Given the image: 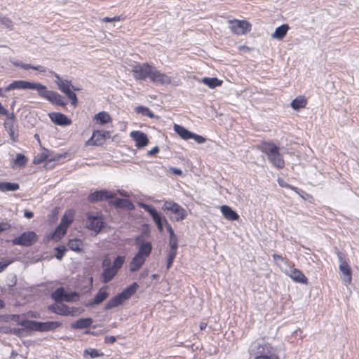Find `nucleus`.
<instances>
[{
  "mask_svg": "<svg viewBox=\"0 0 359 359\" xmlns=\"http://www.w3.org/2000/svg\"><path fill=\"white\" fill-rule=\"evenodd\" d=\"M120 20L119 16H115L114 18H108L105 17L102 19V21L104 22H116Z\"/></svg>",
  "mask_w": 359,
  "mask_h": 359,
  "instance_id": "54",
  "label": "nucleus"
},
{
  "mask_svg": "<svg viewBox=\"0 0 359 359\" xmlns=\"http://www.w3.org/2000/svg\"><path fill=\"white\" fill-rule=\"evenodd\" d=\"M116 272L111 266V268L104 269L102 273V281L107 283L111 280L117 274Z\"/></svg>",
  "mask_w": 359,
  "mask_h": 359,
  "instance_id": "31",
  "label": "nucleus"
},
{
  "mask_svg": "<svg viewBox=\"0 0 359 359\" xmlns=\"http://www.w3.org/2000/svg\"><path fill=\"white\" fill-rule=\"evenodd\" d=\"M126 257L124 256H118L115 258L111 265V267L118 272L124 264Z\"/></svg>",
  "mask_w": 359,
  "mask_h": 359,
  "instance_id": "39",
  "label": "nucleus"
},
{
  "mask_svg": "<svg viewBox=\"0 0 359 359\" xmlns=\"http://www.w3.org/2000/svg\"><path fill=\"white\" fill-rule=\"evenodd\" d=\"M228 22L229 29L236 34H245L250 31L251 25L245 20H232Z\"/></svg>",
  "mask_w": 359,
  "mask_h": 359,
  "instance_id": "8",
  "label": "nucleus"
},
{
  "mask_svg": "<svg viewBox=\"0 0 359 359\" xmlns=\"http://www.w3.org/2000/svg\"><path fill=\"white\" fill-rule=\"evenodd\" d=\"M149 79L154 83L161 85L170 84L172 81L170 76L161 72L154 67L152 68Z\"/></svg>",
  "mask_w": 359,
  "mask_h": 359,
  "instance_id": "11",
  "label": "nucleus"
},
{
  "mask_svg": "<svg viewBox=\"0 0 359 359\" xmlns=\"http://www.w3.org/2000/svg\"><path fill=\"white\" fill-rule=\"evenodd\" d=\"M289 29H290V27H289L288 25L283 24V25L278 27L276 29L273 34H272L271 37L273 39L281 40L285 37V36L287 33Z\"/></svg>",
  "mask_w": 359,
  "mask_h": 359,
  "instance_id": "26",
  "label": "nucleus"
},
{
  "mask_svg": "<svg viewBox=\"0 0 359 359\" xmlns=\"http://www.w3.org/2000/svg\"><path fill=\"white\" fill-rule=\"evenodd\" d=\"M137 205L149 213L156 224H161L164 222L163 219L165 217H162L154 208L142 202H139Z\"/></svg>",
  "mask_w": 359,
  "mask_h": 359,
  "instance_id": "19",
  "label": "nucleus"
},
{
  "mask_svg": "<svg viewBox=\"0 0 359 359\" xmlns=\"http://www.w3.org/2000/svg\"><path fill=\"white\" fill-rule=\"evenodd\" d=\"M66 95L71 100L72 104L76 106L78 102L76 94L71 90Z\"/></svg>",
  "mask_w": 359,
  "mask_h": 359,
  "instance_id": "50",
  "label": "nucleus"
},
{
  "mask_svg": "<svg viewBox=\"0 0 359 359\" xmlns=\"http://www.w3.org/2000/svg\"><path fill=\"white\" fill-rule=\"evenodd\" d=\"M19 187V184L17 183L0 182V191H16Z\"/></svg>",
  "mask_w": 359,
  "mask_h": 359,
  "instance_id": "37",
  "label": "nucleus"
},
{
  "mask_svg": "<svg viewBox=\"0 0 359 359\" xmlns=\"http://www.w3.org/2000/svg\"><path fill=\"white\" fill-rule=\"evenodd\" d=\"M278 184L281 187H285V188H290L292 190H294L296 192H297V188L295 187H293L290 185H289L286 182H285L282 179H278Z\"/></svg>",
  "mask_w": 359,
  "mask_h": 359,
  "instance_id": "52",
  "label": "nucleus"
},
{
  "mask_svg": "<svg viewBox=\"0 0 359 359\" xmlns=\"http://www.w3.org/2000/svg\"><path fill=\"white\" fill-rule=\"evenodd\" d=\"M44 161H47V162H48V156L46 155L45 153H41L34 157V163L35 164H39Z\"/></svg>",
  "mask_w": 359,
  "mask_h": 359,
  "instance_id": "46",
  "label": "nucleus"
},
{
  "mask_svg": "<svg viewBox=\"0 0 359 359\" xmlns=\"http://www.w3.org/2000/svg\"><path fill=\"white\" fill-rule=\"evenodd\" d=\"M191 138L194 139L196 142L199 144H202L205 141V139L203 137L194 133H192Z\"/></svg>",
  "mask_w": 359,
  "mask_h": 359,
  "instance_id": "53",
  "label": "nucleus"
},
{
  "mask_svg": "<svg viewBox=\"0 0 359 359\" xmlns=\"http://www.w3.org/2000/svg\"><path fill=\"white\" fill-rule=\"evenodd\" d=\"M103 224V218L100 214L93 212L87 213L86 226L88 229L97 233L101 231Z\"/></svg>",
  "mask_w": 359,
  "mask_h": 359,
  "instance_id": "7",
  "label": "nucleus"
},
{
  "mask_svg": "<svg viewBox=\"0 0 359 359\" xmlns=\"http://www.w3.org/2000/svg\"><path fill=\"white\" fill-rule=\"evenodd\" d=\"M220 210L224 217L228 220L235 221L239 219V215L228 205H222Z\"/></svg>",
  "mask_w": 359,
  "mask_h": 359,
  "instance_id": "24",
  "label": "nucleus"
},
{
  "mask_svg": "<svg viewBox=\"0 0 359 359\" xmlns=\"http://www.w3.org/2000/svg\"><path fill=\"white\" fill-rule=\"evenodd\" d=\"M74 212L69 210L62 216L60 224L51 235V238L59 241L67 232L68 226L73 221Z\"/></svg>",
  "mask_w": 359,
  "mask_h": 359,
  "instance_id": "4",
  "label": "nucleus"
},
{
  "mask_svg": "<svg viewBox=\"0 0 359 359\" xmlns=\"http://www.w3.org/2000/svg\"><path fill=\"white\" fill-rule=\"evenodd\" d=\"M273 259H274V260L276 262V265H278V261H279V260L282 261V262H285V258H283L282 256L278 255L277 254H273Z\"/></svg>",
  "mask_w": 359,
  "mask_h": 359,
  "instance_id": "60",
  "label": "nucleus"
},
{
  "mask_svg": "<svg viewBox=\"0 0 359 359\" xmlns=\"http://www.w3.org/2000/svg\"><path fill=\"white\" fill-rule=\"evenodd\" d=\"M32 85V81L25 80H16L11 82L8 86L4 88L5 91H10L12 90H31Z\"/></svg>",
  "mask_w": 359,
  "mask_h": 359,
  "instance_id": "14",
  "label": "nucleus"
},
{
  "mask_svg": "<svg viewBox=\"0 0 359 359\" xmlns=\"http://www.w3.org/2000/svg\"><path fill=\"white\" fill-rule=\"evenodd\" d=\"M48 309L54 313L61 316H76L81 313L79 309L69 307L62 302H57L48 306Z\"/></svg>",
  "mask_w": 359,
  "mask_h": 359,
  "instance_id": "6",
  "label": "nucleus"
},
{
  "mask_svg": "<svg viewBox=\"0 0 359 359\" xmlns=\"http://www.w3.org/2000/svg\"><path fill=\"white\" fill-rule=\"evenodd\" d=\"M0 25L10 29H12L13 26V21L7 17H0Z\"/></svg>",
  "mask_w": 359,
  "mask_h": 359,
  "instance_id": "45",
  "label": "nucleus"
},
{
  "mask_svg": "<svg viewBox=\"0 0 359 359\" xmlns=\"http://www.w3.org/2000/svg\"><path fill=\"white\" fill-rule=\"evenodd\" d=\"M47 100L60 106L66 105V102H64L62 97L57 92L51 91Z\"/></svg>",
  "mask_w": 359,
  "mask_h": 359,
  "instance_id": "30",
  "label": "nucleus"
},
{
  "mask_svg": "<svg viewBox=\"0 0 359 359\" xmlns=\"http://www.w3.org/2000/svg\"><path fill=\"white\" fill-rule=\"evenodd\" d=\"M158 151H159L158 147H155L152 149L148 151L147 154L149 156H153V155H155L157 153H158Z\"/></svg>",
  "mask_w": 359,
  "mask_h": 359,
  "instance_id": "62",
  "label": "nucleus"
},
{
  "mask_svg": "<svg viewBox=\"0 0 359 359\" xmlns=\"http://www.w3.org/2000/svg\"><path fill=\"white\" fill-rule=\"evenodd\" d=\"M14 162L15 165H18L19 167H22L27 163V158L25 155L22 154H18Z\"/></svg>",
  "mask_w": 359,
  "mask_h": 359,
  "instance_id": "43",
  "label": "nucleus"
},
{
  "mask_svg": "<svg viewBox=\"0 0 359 359\" xmlns=\"http://www.w3.org/2000/svg\"><path fill=\"white\" fill-rule=\"evenodd\" d=\"M262 151L267 155L269 160L275 167L280 169L285 166V161L276 144L271 142H264L262 146Z\"/></svg>",
  "mask_w": 359,
  "mask_h": 359,
  "instance_id": "2",
  "label": "nucleus"
},
{
  "mask_svg": "<svg viewBox=\"0 0 359 359\" xmlns=\"http://www.w3.org/2000/svg\"><path fill=\"white\" fill-rule=\"evenodd\" d=\"M201 82L210 88H215L217 86H222V81L215 77H204L201 80Z\"/></svg>",
  "mask_w": 359,
  "mask_h": 359,
  "instance_id": "29",
  "label": "nucleus"
},
{
  "mask_svg": "<svg viewBox=\"0 0 359 359\" xmlns=\"http://www.w3.org/2000/svg\"><path fill=\"white\" fill-rule=\"evenodd\" d=\"M114 197V194L111 192H109L107 190H100L96 191L92 194H90L88 199L90 202H97L99 201H102L104 199H109Z\"/></svg>",
  "mask_w": 359,
  "mask_h": 359,
  "instance_id": "15",
  "label": "nucleus"
},
{
  "mask_svg": "<svg viewBox=\"0 0 359 359\" xmlns=\"http://www.w3.org/2000/svg\"><path fill=\"white\" fill-rule=\"evenodd\" d=\"M165 224H166L167 230L169 232L170 236H175L174 231L172 230L171 225L168 222L165 218L163 219Z\"/></svg>",
  "mask_w": 359,
  "mask_h": 359,
  "instance_id": "56",
  "label": "nucleus"
},
{
  "mask_svg": "<svg viewBox=\"0 0 359 359\" xmlns=\"http://www.w3.org/2000/svg\"><path fill=\"white\" fill-rule=\"evenodd\" d=\"M31 90H36L39 96L46 100L51 92V90H48L46 86L37 82H32Z\"/></svg>",
  "mask_w": 359,
  "mask_h": 359,
  "instance_id": "25",
  "label": "nucleus"
},
{
  "mask_svg": "<svg viewBox=\"0 0 359 359\" xmlns=\"http://www.w3.org/2000/svg\"><path fill=\"white\" fill-rule=\"evenodd\" d=\"M19 325L27 329L39 332L53 331L61 326L58 321L37 322L34 320H23Z\"/></svg>",
  "mask_w": 359,
  "mask_h": 359,
  "instance_id": "3",
  "label": "nucleus"
},
{
  "mask_svg": "<svg viewBox=\"0 0 359 359\" xmlns=\"http://www.w3.org/2000/svg\"><path fill=\"white\" fill-rule=\"evenodd\" d=\"M11 227V225L6 222L0 223V232L6 231Z\"/></svg>",
  "mask_w": 359,
  "mask_h": 359,
  "instance_id": "57",
  "label": "nucleus"
},
{
  "mask_svg": "<svg viewBox=\"0 0 359 359\" xmlns=\"http://www.w3.org/2000/svg\"><path fill=\"white\" fill-rule=\"evenodd\" d=\"M107 132L105 131H96L93 133L92 137L86 142V144L98 145L101 144L102 141L106 138V134Z\"/></svg>",
  "mask_w": 359,
  "mask_h": 359,
  "instance_id": "21",
  "label": "nucleus"
},
{
  "mask_svg": "<svg viewBox=\"0 0 359 359\" xmlns=\"http://www.w3.org/2000/svg\"><path fill=\"white\" fill-rule=\"evenodd\" d=\"M55 250L57 251V254L55 255L56 258L57 259H61L66 251L65 247L56 248Z\"/></svg>",
  "mask_w": 359,
  "mask_h": 359,
  "instance_id": "51",
  "label": "nucleus"
},
{
  "mask_svg": "<svg viewBox=\"0 0 359 359\" xmlns=\"http://www.w3.org/2000/svg\"><path fill=\"white\" fill-rule=\"evenodd\" d=\"M68 247L72 251L79 252L82 250L83 241L78 238L70 239L68 243Z\"/></svg>",
  "mask_w": 359,
  "mask_h": 359,
  "instance_id": "33",
  "label": "nucleus"
},
{
  "mask_svg": "<svg viewBox=\"0 0 359 359\" xmlns=\"http://www.w3.org/2000/svg\"><path fill=\"white\" fill-rule=\"evenodd\" d=\"M130 136L135 142V146L137 148L144 147L149 143L147 135L141 131H133Z\"/></svg>",
  "mask_w": 359,
  "mask_h": 359,
  "instance_id": "13",
  "label": "nucleus"
},
{
  "mask_svg": "<svg viewBox=\"0 0 359 359\" xmlns=\"http://www.w3.org/2000/svg\"><path fill=\"white\" fill-rule=\"evenodd\" d=\"M51 121L58 125L62 126H66L71 124L72 121L66 115L58 113V112H52L48 114Z\"/></svg>",
  "mask_w": 359,
  "mask_h": 359,
  "instance_id": "16",
  "label": "nucleus"
},
{
  "mask_svg": "<svg viewBox=\"0 0 359 359\" xmlns=\"http://www.w3.org/2000/svg\"><path fill=\"white\" fill-rule=\"evenodd\" d=\"M137 287L138 285L136 283H133L129 287H126L121 293L118 294L123 302L135 293Z\"/></svg>",
  "mask_w": 359,
  "mask_h": 359,
  "instance_id": "27",
  "label": "nucleus"
},
{
  "mask_svg": "<svg viewBox=\"0 0 359 359\" xmlns=\"http://www.w3.org/2000/svg\"><path fill=\"white\" fill-rule=\"evenodd\" d=\"M93 121L95 124L102 126L111 123V118L108 112L103 111L96 114L94 116Z\"/></svg>",
  "mask_w": 359,
  "mask_h": 359,
  "instance_id": "23",
  "label": "nucleus"
},
{
  "mask_svg": "<svg viewBox=\"0 0 359 359\" xmlns=\"http://www.w3.org/2000/svg\"><path fill=\"white\" fill-rule=\"evenodd\" d=\"M262 351H259V355L255 357V359H279L278 356L267 350L266 351L265 348L262 346Z\"/></svg>",
  "mask_w": 359,
  "mask_h": 359,
  "instance_id": "35",
  "label": "nucleus"
},
{
  "mask_svg": "<svg viewBox=\"0 0 359 359\" xmlns=\"http://www.w3.org/2000/svg\"><path fill=\"white\" fill-rule=\"evenodd\" d=\"M23 332V330L20 328H12V333L15 335L20 337Z\"/></svg>",
  "mask_w": 359,
  "mask_h": 359,
  "instance_id": "61",
  "label": "nucleus"
},
{
  "mask_svg": "<svg viewBox=\"0 0 359 359\" xmlns=\"http://www.w3.org/2000/svg\"><path fill=\"white\" fill-rule=\"evenodd\" d=\"M175 132L184 140L191 139L192 133L187 130L184 127L175 124L174 125Z\"/></svg>",
  "mask_w": 359,
  "mask_h": 359,
  "instance_id": "28",
  "label": "nucleus"
},
{
  "mask_svg": "<svg viewBox=\"0 0 359 359\" xmlns=\"http://www.w3.org/2000/svg\"><path fill=\"white\" fill-rule=\"evenodd\" d=\"M64 156L62 154H55L53 156H48V162H46V167L48 168H53L54 166L53 162L59 161Z\"/></svg>",
  "mask_w": 359,
  "mask_h": 359,
  "instance_id": "42",
  "label": "nucleus"
},
{
  "mask_svg": "<svg viewBox=\"0 0 359 359\" xmlns=\"http://www.w3.org/2000/svg\"><path fill=\"white\" fill-rule=\"evenodd\" d=\"M76 297H77V294L76 292H71L68 294L65 292L63 300L68 302H74Z\"/></svg>",
  "mask_w": 359,
  "mask_h": 359,
  "instance_id": "48",
  "label": "nucleus"
},
{
  "mask_svg": "<svg viewBox=\"0 0 359 359\" xmlns=\"http://www.w3.org/2000/svg\"><path fill=\"white\" fill-rule=\"evenodd\" d=\"M114 204L118 207L126 208H128V210L134 209L133 204L127 199L117 198L115 200Z\"/></svg>",
  "mask_w": 359,
  "mask_h": 359,
  "instance_id": "38",
  "label": "nucleus"
},
{
  "mask_svg": "<svg viewBox=\"0 0 359 359\" xmlns=\"http://www.w3.org/2000/svg\"><path fill=\"white\" fill-rule=\"evenodd\" d=\"M306 104V100L302 96L297 97L291 102V107L295 110L305 107Z\"/></svg>",
  "mask_w": 359,
  "mask_h": 359,
  "instance_id": "36",
  "label": "nucleus"
},
{
  "mask_svg": "<svg viewBox=\"0 0 359 359\" xmlns=\"http://www.w3.org/2000/svg\"><path fill=\"white\" fill-rule=\"evenodd\" d=\"M285 273L294 282L307 284V278L297 269L290 268L285 271Z\"/></svg>",
  "mask_w": 359,
  "mask_h": 359,
  "instance_id": "17",
  "label": "nucleus"
},
{
  "mask_svg": "<svg viewBox=\"0 0 359 359\" xmlns=\"http://www.w3.org/2000/svg\"><path fill=\"white\" fill-rule=\"evenodd\" d=\"M177 255V248H170L168 252V257L170 258L175 259Z\"/></svg>",
  "mask_w": 359,
  "mask_h": 359,
  "instance_id": "59",
  "label": "nucleus"
},
{
  "mask_svg": "<svg viewBox=\"0 0 359 359\" xmlns=\"http://www.w3.org/2000/svg\"><path fill=\"white\" fill-rule=\"evenodd\" d=\"M152 250L151 243L149 241H142L139 246L137 254L129 264L130 271H137L144 264L146 259L149 256Z\"/></svg>",
  "mask_w": 359,
  "mask_h": 359,
  "instance_id": "1",
  "label": "nucleus"
},
{
  "mask_svg": "<svg viewBox=\"0 0 359 359\" xmlns=\"http://www.w3.org/2000/svg\"><path fill=\"white\" fill-rule=\"evenodd\" d=\"M152 68L153 66L147 63L135 65L132 69L133 76L137 80H144L147 77L149 78Z\"/></svg>",
  "mask_w": 359,
  "mask_h": 359,
  "instance_id": "9",
  "label": "nucleus"
},
{
  "mask_svg": "<svg viewBox=\"0 0 359 359\" xmlns=\"http://www.w3.org/2000/svg\"><path fill=\"white\" fill-rule=\"evenodd\" d=\"M65 291L63 288L60 287L56 290L53 294L52 297L56 302H60L64 299Z\"/></svg>",
  "mask_w": 359,
  "mask_h": 359,
  "instance_id": "41",
  "label": "nucleus"
},
{
  "mask_svg": "<svg viewBox=\"0 0 359 359\" xmlns=\"http://www.w3.org/2000/svg\"><path fill=\"white\" fill-rule=\"evenodd\" d=\"M89 355L91 358H96L100 355L98 351L95 349H86L84 351V355Z\"/></svg>",
  "mask_w": 359,
  "mask_h": 359,
  "instance_id": "49",
  "label": "nucleus"
},
{
  "mask_svg": "<svg viewBox=\"0 0 359 359\" xmlns=\"http://www.w3.org/2000/svg\"><path fill=\"white\" fill-rule=\"evenodd\" d=\"M137 205L149 213L156 224H161L164 222L163 219L165 217H162L154 208L142 202H139Z\"/></svg>",
  "mask_w": 359,
  "mask_h": 359,
  "instance_id": "18",
  "label": "nucleus"
},
{
  "mask_svg": "<svg viewBox=\"0 0 359 359\" xmlns=\"http://www.w3.org/2000/svg\"><path fill=\"white\" fill-rule=\"evenodd\" d=\"M102 267L104 269L111 268V260L108 257H105L102 263Z\"/></svg>",
  "mask_w": 359,
  "mask_h": 359,
  "instance_id": "55",
  "label": "nucleus"
},
{
  "mask_svg": "<svg viewBox=\"0 0 359 359\" xmlns=\"http://www.w3.org/2000/svg\"><path fill=\"white\" fill-rule=\"evenodd\" d=\"M338 257L340 261L339 270L342 273L341 278L346 285L349 284L351 282V269L348 262L345 260H342L341 254H338Z\"/></svg>",
  "mask_w": 359,
  "mask_h": 359,
  "instance_id": "12",
  "label": "nucleus"
},
{
  "mask_svg": "<svg viewBox=\"0 0 359 359\" xmlns=\"http://www.w3.org/2000/svg\"><path fill=\"white\" fill-rule=\"evenodd\" d=\"M162 210L172 213L175 215L174 219L177 222L183 220L187 216V210L171 200L164 201Z\"/></svg>",
  "mask_w": 359,
  "mask_h": 359,
  "instance_id": "5",
  "label": "nucleus"
},
{
  "mask_svg": "<svg viewBox=\"0 0 359 359\" xmlns=\"http://www.w3.org/2000/svg\"><path fill=\"white\" fill-rule=\"evenodd\" d=\"M53 74L56 79L55 83H56L58 89L62 93H64L65 95L70 92V81L62 79V78L55 72H53Z\"/></svg>",
  "mask_w": 359,
  "mask_h": 359,
  "instance_id": "20",
  "label": "nucleus"
},
{
  "mask_svg": "<svg viewBox=\"0 0 359 359\" xmlns=\"http://www.w3.org/2000/svg\"><path fill=\"white\" fill-rule=\"evenodd\" d=\"M107 286L101 287L98 292L95 294L93 301L88 303V306H93L102 302L109 295L108 292H107Z\"/></svg>",
  "mask_w": 359,
  "mask_h": 359,
  "instance_id": "22",
  "label": "nucleus"
},
{
  "mask_svg": "<svg viewBox=\"0 0 359 359\" xmlns=\"http://www.w3.org/2000/svg\"><path fill=\"white\" fill-rule=\"evenodd\" d=\"M170 170L172 173L177 175H181L182 174V171L180 169L176 168H170Z\"/></svg>",
  "mask_w": 359,
  "mask_h": 359,
  "instance_id": "64",
  "label": "nucleus"
},
{
  "mask_svg": "<svg viewBox=\"0 0 359 359\" xmlns=\"http://www.w3.org/2000/svg\"><path fill=\"white\" fill-rule=\"evenodd\" d=\"M170 248H177L178 247V239L177 236H170L169 238Z\"/></svg>",
  "mask_w": 359,
  "mask_h": 359,
  "instance_id": "47",
  "label": "nucleus"
},
{
  "mask_svg": "<svg viewBox=\"0 0 359 359\" xmlns=\"http://www.w3.org/2000/svg\"><path fill=\"white\" fill-rule=\"evenodd\" d=\"M37 241V236L34 231H27L15 238L12 241L13 245L30 246Z\"/></svg>",
  "mask_w": 359,
  "mask_h": 359,
  "instance_id": "10",
  "label": "nucleus"
},
{
  "mask_svg": "<svg viewBox=\"0 0 359 359\" xmlns=\"http://www.w3.org/2000/svg\"><path fill=\"white\" fill-rule=\"evenodd\" d=\"M135 111L137 114H141L143 116H148L149 118H153L154 117L153 112L151 111H150V109L148 107H147L138 106V107H135Z\"/></svg>",
  "mask_w": 359,
  "mask_h": 359,
  "instance_id": "40",
  "label": "nucleus"
},
{
  "mask_svg": "<svg viewBox=\"0 0 359 359\" xmlns=\"http://www.w3.org/2000/svg\"><path fill=\"white\" fill-rule=\"evenodd\" d=\"M0 114L5 115V116L10 115L8 111L3 107V105L1 104V102H0Z\"/></svg>",
  "mask_w": 359,
  "mask_h": 359,
  "instance_id": "63",
  "label": "nucleus"
},
{
  "mask_svg": "<svg viewBox=\"0 0 359 359\" xmlns=\"http://www.w3.org/2000/svg\"><path fill=\"white\" fill-rule=\"evenodd\" d=\"M116 341V337L114 336H106L104 342L107 344H113Z\"/></svg>",
  "mask_w": 359,
  "mask_h": 359,
  "instance_id": "58",
  "label": "nucleus"
},
{
  "mask_svg": "<svg viewBox=\"0 0 359 359\" xmlns=\"http://www.w3.org/2000/svg\"><path fill=\"white\" fill-rule=\"evenodd\" d=\"M93 319L90 318H81L76 320L72 327L76 329H83L90 326Z\"/></svg>",
  "mask_w": 359,
  "mask_h": 359,
  "instance_id": "32",
  "label": "nucleus"
},
{
  "mask_svg": "<svg viewBox=\"0 0 359 359\" xmlns=\"http://www.w3.org/2000/svg\"><path fill=\"white\" fill-rule=\"evenodd\" d=\"M22 69H25V70L32 69L37 70L39 72H42V73H44L46 72V68L41 65L33 66L30 64H25V63H23Z\"/></svg>",
  "mask_w": 359,
  "mask_h": 359,
  "instance_id": "44",
  "label": "nucleus"
},
{
  "mask_svg": "<svg viewBox=\"0 0 359 359\" xmlns=\"http://www.w3.org/2000/svg\"><path fill=\"white\" fill-rule=\"evenodd\" d=\"M123 303L121 297L119 294L116 295L113 298L110 299L108 302L105 305V309L109 310L113 308L116 307L118 305H121Z\"/></svg>",
  "mask_w": 359,
  "mask_h": 359,
  "instance_id": "34",
  "label": "nucleus"
}]
</instances>
